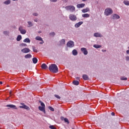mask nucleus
<instances>
[{"instance_id":"2eb2a0df","label":"nucleus","mask_w":129,"mask_h":129,"mask_svg":"<svg viewBox=\"0 0 129 129\" xmlns=\"http://www.w3.org/2000/svg\"><path fill=\"white\" fill-rule=\"evenodd\" d=\"M94 36L96 37V38H97L98 37H103V36L101 34H100L98 32L94 33Z\"/></svg>"},{"instance_id":"7c9ffc66","label":"nucleus","mask_w":129,"mask_h":129,"mask_svg":"<svg viewBox=\"0 0 129 129\" xmlns=\"http://www.w3.org/2000/svg\"><path fill=\"white\" fill-rule=\"evenodd\" d=\"M20 33L22 35H25V34H26V33H27V31H26V30L23 29L22 30H21Z\"/></svg>"},{"instance_id":"1a4fd4ad","label":"nucleus","mask_w":129,"mask_h":129,"mask_svg":"<svg viewBox=\"0 0 129 129\" xmlns=\"http://www.w3.org/2000/svg\"><path fill=\"white\" fill-rule=\"evenodd\" d=\"M21 52L24 53H29V52H31V50L28 48H25L21 50Z\"/></svg>"},{"instance_id":"13d9d810","label":"nucleus","mask_w":129,"mask_h":129,"mask_svg":"<svg viewBox=\"0 0 129 129\" xmlns=\"http://www.w3.org/2000/svg\"><path fill=\"white\" fill-rule=\"evenodd\" d=\"M83 2H86L87 0H82Z\"/></svg>"},{"instance_id":"4468645a","label":"nucleus","mask_w":129,"mask_h":129,"mask_svg":"<svg viewBox=\"0 0 129 129\" xmlns=\"http://www.w3.org/2000/svg\"><path fill=\"white\" fill-rule=\"evenodd\" d=\"M42 69H43L44 70H47L48 69V66L46 63H43L41 66Z\"/></svg>"},{"instance_id":"a19ab883","label":"nucleus","mask_w":129,"mask_h":129,"mask_svg":"<svg viewBox=\"0 0 129 129\" xmlns=\"http://www.w3.org/2000/svg\"><path fill=\"white\" fill-rule=\"evenodd\" d=\"M32 15H33V16H34L35 17H38V16H39V14H38L37 13H34Z\"/></svg>"},{"instance_id":"0eeeda50","label":"nucleus","mask_w":129,"mask_h":129,"mask_svg":"<svg viewBox=\"0 0 129 129\" xmlns=\"http://www.w3.org/2000/svg\"><path fill=\"white\" fill-rule=\"evenodd\" d=\"M66 42V41L65 40V39H62L58 41L57 45H58V46H64Z\"/></svg>"},{"instance_id":"dca6fc26","label":"nucleus","mask_w":129,"mask_h":129,"mask_svg":"<svg viewBox=\"0 0 129 129\" xmlns=\"http://www.w3.org/2000/svg\"><path fill=\"white\" fill-rule=\"evenodd\" d=\"M38 109L40 111H42L44 113H46V110H45V107L39 106Z\"/></svg>"},{"instance_id":"09e8293b","label":"nucleus","mask_w":129,"mask_h":129,"mask_svg":"<svg viewBox=\"0 0 129 129\" xmlns=\"http://www.w3.org/2000/svg\"><path fill=\"white\" fill-rule=\"evenodd\" d=\"M111 115H112L113 116L115 115V113H114V112H112L111 113Z\"/></svg>"},{"instance_id":"7ed1b4c3","label":"nucleus","mask_w":129,"mask_h":129,"mask_svg":"<svg viewBox=\"0 0 129 129\" xmlns=\"http://www.w3.org/2000/svg\"><path fill=\"white\" fill-rule=\"evenodd\" d=\"M63 8H64L67 11H69L70 12H72V13H73V12H75V7L72 5H70L66 7H63Z\"/></svg>"},{"instance_id":"de8ad7c7","label":"nucleus","mask_w":129,"mask_h":129,"mask_svg":"<svg viewBox=\"0 0 129 129\" xmlns=\"http://www.w3.org/2000/svg\"><path fill=\"white\" fill-rule=\"evenodd\" d=\"M126 61H129V56L126 57Z\"/></svg>"},{"instance_id":"b1692460","label":"nucleus","mask_w":129,"mask_h":129,"mask_svg":"<svg viewBox=\"0 0 129 129\" xmlns=\"http://www.w3.org/2000/svg\"><path fill=\"white\" fill-rule=\"evenodd\" d=\"M94 48H96V49H98L99 48H101V45L99 44H94L93 45Z\"/></svg>"},{"instance_id":"c9c22d12","label":"nucleus","mask_w":129,"mask_h":129,"mask_svg":"<svg viewBox=\"0 0 129 129\" xmlns=\"http://www.w3.org/2000/svg\"><path fill=\"white\" fill-rule=\"evenodd\" d=\"M20 47H26L27 46V44L26 43H21L20 45H19Z\"/></svg>"},{"instance_id":"bf43d9fd","label":"nucleus","mask_w":129,"mask_h":129,"mask_svg":"<svg viewBox=\"0 0 129 129\" xmlns=\"http://www.w3.org/2000/svg\"><path fill=\"white\" fill-rule=\"evenodd\" d=\"M14 1V2H17L18 0H12Z\"/></svg>"},{"instance_id":"f257e3e1","label":"nucleus","mask_w":129,"mask_h":129,"mask_svg":"<svg viewBox=\"0 0 129 129\" xmlns=\"http://www.w3.org/2000/svg\"><path fill=\"white\" fill-rule=\"evenodd\" d=\"M48 69L50 72H52V73H57L58 71V67H57V65L56 64L52 63L51 64Z\"/></svg>"},{"instance_id":"8fccbe9b","label":"nucleus","mask_w":129,"mask_h":129,"mask_svg":"<svg viewBox=\"0 0 129 129\" xmlns=\"http://www.w3.org/2000/svg\"><path fill=\"white\" fill-rule=\"evenodd\" d=\"M102 52H106V50H105V49H102Z\"/></svg>"},{"instance_id":"f8f14e48","label":"nucleus","mask_w":129,"mask_h":129,"mask_svg":"<svg viewBox=\"0 0 129 129\" xmlns=\"http://www.w3.org/2000/svg\"><path fill=\"white\" fill-rule=\"evenodd\" d=\"M82 24H83V22L80 21L79 23H76L75 25V28H79V27H80V26H81V25H82Z\"/></svg>"},{"instance_id":"ea45409f","label":"nucleus","mask_w":129,"mask_h":129,"mask_svg":"<svg viewBox=\"0 0 129 129\" xmlns=\"http://www.w3.org/2000/svg\"><path fill=\"white\" fill-rule=\"evenodd\" d=\"M49 128H51V129H56L54 125H51L49 126Z\"/></svg>"},{"instance_id":"58836bf2","label":"nucleus","mask_w":129,"mask_h":129,"mask_svg":"<svg viewBox=\"0 0 129 129\" xmlns=\"http://www.w3.org/2000/svg\"><path fill=\"white\" fill-rule=\"evenodd\" d=\"M48 109H49L50 110H51V111H54V109H53V107H51V106H48Z\"/></svg>"},{"instance_id":"9b49d317","label":"nucleus","mask_w":129,"mask_h":129,"mask_svg":"<svg viewBox=\"0 0 129 129\" xmlns=\"http://www.w3.org/2000/svg\"><path fill=\"white\" fill-rule=\"evenodd\" d=\"M111 18L112 19H113V20H118V19H119L120 17H119L117 14H113L111 16Z\"/></svg>"},{"instance_id":"72a5a7b5","label":"nucleus","mask_w":129,"mask_h":129,"mask_svg":"<svg viewBox=\"0 0 129 129\" xmlns=\"http://www.w3.org/2000/svg\"><path fill=\"white\" fill-rule=\"evenodd\" d=\"M32 49H33V52H35V53L38 52V50H37V49H36V47L33 46Z\"/></svg>"},{"instance_id":"49530a36","label":"nucleus","mask_w":129,"mask_h":129,"mask_svg":"<svg viewBox=\"0 0 129 129\" xmlns=\"http://www.w3.org/2000/svg\"><path fill=\"white\" fill-rule=\"evenodd\" d=\"M39 44H44V40H43V39H42V41H41V42H40L39 43Z\"/></svg>"},{"instance_id":"864d4df0","label":"nucleus","mask_w":129,"mask_h":129,"mask_svg":"<svg viewBox=\"0 0 129 129\" xmlns=\"http://www.w3.org/2000/svg\"><path fill=\"white\" fill-rule=\"evenodd\" d=\"M126 53L127 54H129V50H126Z\"/></svg>"},{"instance_id":"603ef678","label":"nucleus","mask_w":129,"mask_h":129,"mask_svg":"<svg viewBox=\"0 0 129 129\" xmlns=\"http://www.w3.org/2000/svg\"><path fill=\"white\" fill-rule=\"evenodd\" d=\"M38 34H41V33H42V31H39L38 32Z\"/></svg>"},{"instance_id":"c756f323","label":"nucleus","mask_w":129,"mask_h":129,"mask_svg":"<svg viewBox=\"0 0 129 129\" xmlns=\"http://www.w3.org/2000/svg\"><path fill=\"white\" fill-rule=\"evenodd\" d=\"M39 103H40V105H41V107H45V104L42 102V101L39 100Z\"/></svg>"},{"instance_id":"412c9836","label":"nucleus","mask_w":129,"mask_h":129,"mask_svg":"<svg viewBox=\"0 0 129 129\" xmlns=\"http://www.w3.org/2000/svg\"><path fill=\"white\" fill-rule=\"evenodd\" d=\"M32 61L34 64H37V63L38 62V59H37V58L36 57H34L32 58Z\"/></svg>"},{"instance_id":"f03ea898","label":"nucleus","mask_w":129,"mask_h":129,"mask_svg":"<svg viewBox=\"0 0 129 129\" xmlns=\"http://www.w3.org/2000/svg\"><path fill=\"white\" fill-rule=\"evenodd\" d=\"M113 13V11H112V9H111V8H107L105 10V16H110V15H111Z\"/></svg>"},{"instance_id":"aec40b11","label":"nucleus","mask_w":129,"mask_h":129,"mask_svg":"<svg viewBox=\"0 0 129 129\" xmlns=\"http://www.w3.org/2000/svg\"><path fill=\"white\" fill-rule=\"evenodd\" d=\"M72 53H73V55H74V56H76L78 54V52H77V50L76 49H74L72 51Z\"/></svg>"},{"instance_id":"473e14b6","label":"nucleus","mask_w":129,"mask_h":129,"mask_svg":"<svg viewBox=\"0 0 129 129\" xmlns=\"http://www.w3.org/2000/svg\"><path fill=\"white\" fill-rule=\"evenodd\" d=\"M123 4L125 5V6H129V1H124Z\"/></svg>"},{"instance_id":"79ce46f5","label":"nucleus","mask_w":129,"mask_h":129,"mask_svg":"<svg viewBox=\"0 0 129 129\" xmlns=\"http://www.w3.org/2000/svg\"><path fill=\"white\" fill-rule=\"evenodd\" d=\"M54 96L56 98H58V99H60V98H61V97L59 95H54Z\"/></svg>"},{"instance_id":"20e7f679","label":"nucleus","mask_w":129,"mask_h":129,"mask_svg":"<svg viewBox=\"0 0 129 129\" xmlns=\"http://www.w3.org/2000/svg\"><path fill=\"white\" fill-rule=\"evenodd\" d=\"M69 19L71 20V21H72L73 22H75V21H77V17H76V15L74 14H70L69 15Z\"/></svg>"},{"instance_id":"4d7b16f0","label":"nucleus","mask_w":129,"mask_h":129,"mask_svg":"<svg viewBox=\"0 0 129 129\" xmlns=\"http://www.w3.org/2000/svg\"><path fill=\"white\" fill-rule=\"evenodd\" d=\"M1 84H3V82H0V85Z\"/></svg>"},{"instance_id":"39448f33","label":"nucleus","mask_w":129,"mask_h":129,"mask_svg":"<svg viewBox=\"0 0 129 129\" xmlns=\"http://www.w3.org/2000/svg\"><path fill=\"white\" fill-rule=\"evenodd\" d=\"M74 46H75L74 41H73L72 40H70L67 43V46L68 48H73V47H74Z\"/></svg>"},{"instance_id":"6e6d98bb","label":"nucleus","mask_w":129,"mask_h":129,"mask_svg":"<svg viewBox=\"0 0 129 129\" xmlns=\"http://www.w3.org/2000/svg\"><path fill=\"white\" fill-rule=\"evenodd\" d=\"M77 80H79L80 78H79V77H77Z\"/></svg>"},{"instance_id":"cd10ccee","label":"nucleus","mask_w":129,"mask_h":129,"mask_svg":"<svg viewBox=\"0 0 129 129\" xmlns=\"http://www.w3.org/2000/svg\"><path fill=\"white\" fill-rule=\"evenodd\" d=\"M73 83L74 85H79V81H74Z\"/></svg>"},{"instance_id":"9d476101","label":"nucleus","mask_w":129,"mask_h":129,"mask_svg":"<svg viewBox=\"0 0 129 129\" xmlns=\"http://www.w3.org/2000/svg\"><path fill=\"white\" fill-rule=\"evenodd\" d=\"M81 51L83 52V53L85 55H87L88 54V51H87V49L85 47H82L81 48Z\"/></svg>"},{"instance_id":"ddd939ff","label":"nucleus","mask_w":129,"mask_h":129,"mask_svg":"<svg viewBox=\"0 0 129 129\" xmlns=\"http://www.w3.org/2000/svg\"><path fill=\"white\" fill-rule=\"evenodd\" d=\"M84 7H85V4H78L77 5V8H78V9H81L84 8Z\"/></svg>"},{"instance_id":"6ab92c4d","label":"nucleus","mask_w":129,"mask_h":129,"mask_svg":"<svg viewBox=\"0 0 129 129\" xmlns=\"http://www.w3.org/2000/svg\"><path fill=\"white\" fill-rule=\"evenodd\" d=\"M23 42L24 43H31V40H30V38H27L23 40Z\"/></svg>"},{"instance_id":"bb28decb","label":"nucleus","mask_w":129,"mask_h":129,"mask_svg":"<svg viewBox=\"0 0 129 129\" xmlns=\"http://www.w3.org/2000/svg\"><path fill=\"white\" fill-rule=\"evenodd\" d=\"M35 39L37 40V41H43V38L40 36H37L35 38Z\"/></svg>"},{"instance_id":"37998d69","label":"nucleus","mask_w":129,"mask_h":129,"mask_svg":"<svg viewBox=\"0 0 129 129\" xmlns=\"http://www.w3.org/2000/svg\"><path fill=\"white\" fill-rule=\"evenodd\" d=\"M23 29V27L22 26H20L19 28V31H20V32H21V31H22Z\"/></svg>"},{"instance_id":"393cba45","label":"nucleus","mask_w":129,"mask_h":129,"mask_svg":"<svg viewBox=\"0 0 129 129\" xmlns=\"http://www.w3.org/2000/svg\"><path fill=\"white\" fill-rule=\"evenodd\" d=\"M32 57V55L30 54H27L24 56V58L25 59H29V58H31Z\"/></svg>"},{"instance_id":"2f4dec72","label":"nucleus","mask_w":129,"mask_h":129,"mask_svg":"<svg viewBox=\"0 0 129 129\" xmlns=\"http://www.w3.org/2000/svg\"><path fill=\"white\" fill-rule=\"evenodd\" d=\"M28 27H33V23H32V22L31 21H28Z\"/></svg>"},{"instance_id":"6e6552de","label":"nucleus","mask_w":129,"mask_h":129,"mask_svg":"<svg viewBox=\"0 0 129 129\" xmlns=\"http://www.w3.org/2000/svg\"><path fill=\"white\" fill-rule=\"evenodd\" d=\"M21 106H20L19 107L20 108H24V109H27V110H29L30 107L29 106L25 105V103H21Z\"/></svg>"},{"instance_id":"5fc2aeb1","label":"nucleus","mask_w":129,"mask_h":129,"mask_svg":"<svg viewBox=\"0 0 129 129\" xmlns=\"http://www.w3.org/2000/svg\"><path fill=\"white\" fill-rule=\"evenodd\" d=\"M10 95H12V91H11L10 92Z\"/></svg>"},{"instance_id":"5701e85b","label":"nucleus","mask_w":129,"mask_h":129,"mask_svg":"<svg viewBox=\"0 0 129 129\" xmlns=\"http://www.w3.org/2000/svg\"><path fill=\"white\" fill-rule=\"evenodd\" d=\"M90 10L89 8H87L86 9H83L82 12V13H87V12H89Z\"/></svg>"},{"instance_id":"f3484780","label":"nucleus","mask_w":129,"mask_h":129,"mask_svg":"<svg viewBox=\"0 0 129 129\" xmlns=\"http://www.w3.org/2000/svg\"><path fill=\"white\" fill-rule=\"evenodd\" d=\"M82 77L84 80H89V77H88V76H87V75L84 74L83 75Z\"/></svg>"},{"instance_id":"a18cd8bd","label":"nucleus","mask_w":129,"mask_h":129,"mask_svg":"<svg viewBox=\"0 0 129 129\" xmlns=\"http://www.w3.org/2000/svg\"><path fill=\"white\" fill-rule=\"evenodd\" d=\"M50 2H52V3H56L57 0H50Z\"/></svg>"},{"instance_id":"f704fd0d","label":"nucleus","mask_w":129,"mask_h":129,"mask_svg":"<svg viewBox=\"0 0 129 129\" xmlns=\"http://www.w3.org/2000/svg\"><path fill=\"white\" fill-rule=\"evenodd\" d=\"M55 35H56V33L54 32H52L49 33V36H51L52 37H54Z\"/></svg>"},{"instance_id":"a211bd4d","label":"nucleus","mask_w":129,"mask_h":129,"mask_svg":"<svg viewBox=\"0 0 129 129\" xmlns=\"http://www.w3.org/2000/svg\"><path fill=\"white\" fill-rule=\"evenodd\" d=\"M3 34L4 36H10V31L9 30L4 31L3 32Z\"/></svg>"},{"instance_id":"423d86ee","label":"nucleus","mask_w":129,"mask_h":129,"mask_svg":"<svg viewBox=\"0 0 129 129\" xmlns=\"http://www.w3.org/2000/svg\"><path fill=\"white\" fill-rule=\"evenodd\" d=\"M6 106V107H8V109H11V108H12V109H18L17 106H16L15 105L7 104Z\"/></svg>"},{"instance_id":"c85d7f7f","label":"nucleus","mask_w":129,"mask_h":129,"mask_svg":"<svg viewBox=\"0 0 129 129\" xmlns=\"http://www.w3.org/2000/svg\"><path fill=\"white\" fill-rule=\"evenodd\" d=\"M5 5H10L11 4V0H7L4 2Z\"/></svg>"},{"instance_id":"4c0bfd02","label":"nucleus","mask_w":129,"mask_h":129,"mask_svg":"<svg viewBox=\"0 0 129 129\" xmlns=\"http://www.w3.org/2000/svg\"><path fill=\"white\" fill-rule=\"evenodd\" d=\"M64 122H67V123L69 124V120H68V118H64Z\"/></svg>"},{"instance_id":"4be33fe9","label":"nucleus","mask_w":129,"mask_h":129,"mask_svg":"<svg viewBox=\"0 0 129 129\" xmlns=\"http://www.w3.org/2000/svg\"><path fill=\"white\" fill-rule=\"evenodd\" d=\"M17 42H20L22 40V35H19L17 36V38L16 39Z\"/></svg>"},{"instance_id":"a878e982","label":"nucleus","mask_w":129,"mask_h":129,"mask_svg":"<svg viewBox=\"0 0 129 129\" xmlns=\"http://www.w3.org/2000/svg\"><path fill=\"white\" fill-rule=\"evenodd\" d=\"M82 17L83 18H89L90 17V15L88 14H85L82 15Z\"/></svg>"},{"instance_id":"c03bdc74","label":"nucleus","mask_w":129,"mask_h":129,"mask_svg":"<svg viewBox=\"0 0 129 129\" xmlns=\"http://www.w3.org/2000/svg\"><path fill=\"white\" fill-rule=\"evenodd\" d=\"M61 120H64L65 119V118L63 116L60 117Z\"/></svg>"},{"instance_id":"e433bc0d","label":"nucleus","mask_w":129,"mask_h":129,"mask_svg":"<svg viewBox=\"0 0 129 129\" xmlns=\"http://www.w3.org/2000/svg\"><path fill=\"white\" fill-rule=\"evenodd\" d=\"M120 79H121V80H124V81H125V80H127V78H126V77H121L120 78Z\"/></svg>"},{"instance_id":"3c124183","label":"nucleus","mask_w":129,"mask_h":129,"mask_svg":"<svg viewBox=\"0 0 129 129\" xmlns=\"http://www.w3.org/2000/svg\"><path fill=\"white\" fill-rule=\"evenodd\" d=\"M34 22H36V23H38V20L35 19Z\"/></svg>"}]
</instances>
